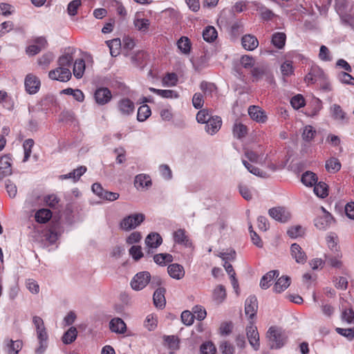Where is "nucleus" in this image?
<instances>
[{"label": "nucleus", "mask_w": 354, "mask_h": 354, "mask_svg": "<svg viewBox=\"0 0 354 354\" xmlns=\"http://www.w3.org/2000/svg\"><path fill=\"white\" fill-rule=\"evenodd\" d=\"M246 334L251 346L258 351L260 348L259 335L257 328L252 323L246 328Z\"/></svg>", "instance_id": "6e6552de"}, {"label": "nucleus", "mask_w": 354, "mask_h": 354, "mask_svg": "<svg viewBox=\"0 0 354 354\" xmlns=\"http://www.w3.org/2000/svg\"><path fill=\"white\" fill-rule=\"evenodd\" d=\"M178 81L177 75L175 73H167L162 80L163 85L174 86Z\"/></svg>", "instance_id": "338daca9"}, {"label": "nucleus", "mask_w": 354, "mask_h": 354, "mask_svg": "<svg viewBox=\"0 0 354 354\" xmlns=\"http://www.w3.org/2000/svg\"><path fill=\"white\" fill-rule=\"evenodd\" d=\"M286 35L283 32H275L272 37V44L279 49L285 46Z\"/></svg>", "instance_id": "4c0bfd02"}, {"label": "nucleus", "mask_w": 354, "mask_h": 354, "mask_svg": "<svg viewBox=\"0 0 354 354\" xmlns=\"http://www.w3.org/2000/svg\"><path fill=\"white\" fill-rule=\"evenodd\" d=\"M52 217V212L48 209H39L35 214V220L40 223H45Z\"/></svg>", "instance_id": "f704fd0d"}, {"label": "nucleus", "mask_w": 354, "mask_h": 354, "mask_svg": "<svg viewBox=\"0 0 354 354\" xmlns=\"http://www.w3.org/2000/svg\"><path fill=\"white\" fill-rule=\"evenodd\" d=\"M166 292V290L165 288H157L153 295V304L157 308H162L165 307L166 304V300L165 297V294Z\"/></svg>", "instance_id": "aec40b11"}, {"label": "nucleus", "mask_w": 354, "mask_h": 354, "mask_svg": "<svg viewBox=\"0 0 354 354\" xmlns=\"http://www.w3.org/2000/svg\"><path fill=\"white\" fill-rule=\"evenodd\" d=\"M321 214L315 219V225L319 230H326L333 221V216L324 207H320Z\"/></svg>", "instance_id": "39448f33"}, {"label": "nucleus", "mask_w": 354, "mask_h": 354, "mask_svg": "<svg viewBox=\"0 0 354 354\" xmlns=\"http://www.w3.org/2000/svg\"><path fill=\"white\" fill-rule=\"evenodd\" d=\"M314 192L319 198H325L328 196V186L324 182H319L314 185Z\"/></svg>", "instance_id": "c03bdc74"}, {"label": "nucleus", "mask_w": 354, "mask_h": 354, "mask_svg": "<svg viewBox=\"0 0 354 354\" xmlns=\"http://www.w3.org/2000/svg\"><path fill=\"white\" fill-rule=\"evenodd\" d=\"M94 96L96 102L101 105L108 103L112 97L111 93L107 88H100L97 89Z\"/></svg>", "instance_id": "ddd939ff"}, {"label": "nucleus", "mask_w": 354, "mask_h": 354, "mask_svg": "<svg viewBox=\"0 0 354 354\" xmlns=\"http://www.w3.org/2000/svg\"><path fill=\"white\" fill-rule=\"evenodd\" d=\"M178 48L185 54H187L190 51L191 45L190 41L187 37H181L178 41Z\"/></svg>", "instance_id": "603ef678"}, {"label": "nucleus", "mask_w": 354, "mask_h": 354, "mask_svg": "<svg viewBox=\"0 0 354 354\" xmlns=\"http://www.w3.org/2000/svg\"><path fill=\"white\" fill-rule=\"evenodd\" d=\"M232 131L234 136L238 139L245 137L248 133L247 127L241 122L235 123Z\"/></svg>", "instance_id": "58836bf2"}, {"label": "nucleus", "mask_w": 354, "mask_h": 354, "mask_svg": "<svg viewBox=\"0 0 354 354\" xmlns=\"http://www.w3.org/2000/svg\"><path fill=\"white\" fill-rule=\"evenodd\" d=\"M106 44L109 48L110 54L112 57H116L120 54L122 43L119 38L108 41H106Z\"/></svg>", "instance_id": "473e14b6"}, {"label": "nucleus", "mask_w": 354, "mask_h": 354, "mask_svg": "<svg viewBox=\"0 0 354 354\" xmlns=\"http://www.w3.org/2000/svg\"><path fill=\"white\" fill-rule=\"evenodd\" d=\"M226 296V290L224 286L220 284L215 287L212 292V298L216 304H220L223 303Z\"/></svg>", "instance_id": "393cba45"}, {"label": "nucleus", "mask_w": 354, "mask_h": 354, "mask_svg": "<svg viewBox=\"0 0 354 354\" xmlns=\"http://www.w3.org/2000/svg\"><path fill=\"white\" fill-rule=\"evenodd\" d=\"M258 309L257 299L254 295H251L245 301V313L252 319L257 314Z\"/></svg>", "instance_id": "9d476101"}, {"label": "nucleus", "mask_w": 354, "mask_h": 354, "mask_svg": "<svg viewBox=\"0 0 354 354\" xmlns=\"http://www.w3.org/2000/svg\"><path fill=\"white\" fill-rule=\"evenodd\" d=\"M334 256L330 254H326L325 259L326 261L333 268H340L342 266V261L339 259L342 254L339 252V256H337V252H333Z\"/></svg>", "instance_id": "79ce46f5"}, {"label": "nucleus", "mask_w": 354, "mask_h": 354, "mask_svg": "<svg viewBox=\"0 0 354 354\" xmlns=\"http://www.w3.org/2000/svg\"><path fill=\"white\" fill-rule=\"evenodd\" d=\"M168 274L171 277L176 279H180L185 275L184 268L178 263H173L167 268Z\"/></svg>", "instance_id": "4be33fe9"}, {"label": "nucleus", "mask_w": 354, "mask_h": 354, "mask_svg": "<svg viewBox=\"0 0 354 354\" xmlns=\"http://www.w3.org/2000/svg\"><path fill=\"white\" fill-rule=\"evenodd\" d=\"M316 134V131L310 125H307L304 127L301 137L306 142H310Z\"/></svg>", "instance_id": "de8ad7c7"}, {"label": "nucleus", "mask_w": 354, "mask_h": 354, "mask_svg": "<svg viewBox=\"0 0 354 354\" xmlns=\"http://www.w3.org/2000/svg\"><path fill=\"white\" fill-rule=\"evenodd\" d=\"M10 158L8 156L0 158V180L12 173Z\"/></svg>", "instance_id": "a211bd4d"}, {"label": "nucleus", "mask_w": 354, "mask_h": 354, "mask_svg": "<svg viewBox=\"0 0 354 354\" xmlns=\"http://www.w3.org/2000/svg\"><path fill=\"white\" fill-rule=\"evenodd\" d=\"M75 52L74 48H68L67 52L59 57L57 60L59 66L68 68L73 62Z\"/></svg>", "instance_id": "dca6fc26"}, {"label": "nucleus", "mask_w": 354, "mask_h": 354, "mask_svg": "<svg viewBox=\"0 0 354 354\" xmlns=\"http://www.w3.org/2000/svg\"><path fill=\"white\" fill-rule=\"evenodd\" d=\"M24 84L26 91L30 94L36 93L40 86L39 80L32 74H29L26 77Z\"/></svg>", "instance_id": "f8f14e48"}, {"label": "nucleus", "mask_w": 354, "mask_h": 354, "mask_svg": "<svg viewBox=\"0 0 354 354\" xmlns=\"http://www.w3.org/2000/svg\"><path fill=\"white\" fill-rule=\"evenodd\" d=\"M54 55L51 52H48L44 54L41 57L38 59V64L41 66L44 69H46L50 62L54 59Z\"/></svg>", "instance_id": "49530a36"}, {"label": "nucleus", "mask_w": 354, "mask_h": 354, "mask_svg": "<svg viewBox=\"0 0 354 354\" xmlns=\"http://www.w3.org/2000/svg\"><path fill=\"white\" fill-rule=\"evenodd\" d=\"M85 62L83 59H77L73 64V73L77 79L82 77L85 71Z\"/></svg>", "instance_id": "c85d7f7f"}, {"label": "nucleus", "mask_w": 354, "mask_h": 354, "mask_svg": "<svg viewBox=\"0 0 354 354\" xmlns=\"http://www.w3.org/2000/svg\"><path fill=\"white\" fill-rule=\"evenodd\" d=\"M192 104L196 109H200L203 106V95L201 93H196L192 97Z\"/></svg>", "instance_id": "0e129e2a"}, {"label": "nucleus", "mask_w": 354, "mask_h": 354, "mask_svg": "<svg viewBox=\"0 0 354 354\" xmlns=\"http://www.w3.org/2000/svg\"><path fill=\"white\" fill-rule=\"evenodd\" d=\"M165 343L168 345L169 348L172 350H176L178 348L179 341L177 337L174 335H168L164 337Z\"/></svg>", "instance_id": "052dcab7"}, {"label": "nucleus", "mask_w": 354, "mask_h": 354, "mask_svg": "<svg viewBox=\"0 0 354 354\" xmlns=\"http://www.w3.org/2000/svg\"><path fill=\"white\" fill-rule=\"evenodd\" d=\"M109 327L112 332L118 334H124L127 330L126 324L119 317L112 319L110 321Z\"/></svg>", "instance_id": "6ab92c4d"}, {"label": "nucleus", "mask_w": 354, "mask_h": 354, "mask_svg": "<svg viewBox=\"0 0 354 354\" xmlns=\"http://www.w3.org/2000/svg\"><path fill=\"white\" fill-rule=\"evenodd\" d=\"M335 330L338 334L346 337L348 340H351L354 338V328H336Z\"/></svg>", "instance_id": "e2e57ef3"}, {"label": "nucleus", "mask_w": 354, "mask_h": 354, "mask_svg": "<svg viewBox=\"0 0 354 354\" xmlns=\"http://www.w3.org/2000/svg\"><path fill=\"white\" fill-rule=\"evenodd\" d=\"M252 74L254 78L258 81L259 80L263 78L264 75H268V71L263 66L255 67L252 70Z\"/></svg>", "instance_id": "69168bd1"}, {"label": "nucleus", "mask_w": 354, "mask_h": 354, "mask_svg": "<svg viewBox=\"0 0 354 354\" xmlns=\"http://www.w3.org/2000/svg\"><path fill=\"white\" fill-rule=\"evenodd\" d=\"M34 143L35 142L32 139H27L24 142L23 147L24 149V162L27 161L29 157L30 156L32 152V147H33Z\"/></svg>", "instance_id": "5fc2aeb1"}, {"label": "nucleus", "mask_w": 354, "mask_h": 354, "mask_svg": "<svg viewBox=\"0 0 354 354\" xmlns=\"http://www.w3.org/2000/svg\"><path fill=\"white\" fill-rule=\"evenodd\" d=\"M311 104V110L309 113V115L313 117L319 112V111L322 109V101L318 98H313L310 102Z\"/></svg>", "instance_id": "3c124183"}, {"label": "nucleus", "mask_w": 354, "mask_h": 354, "mask_svg": "<svg viewBox=\"0 0 354 354\" xmlns=\"http://www.w3.org/2000/svg\"><path fill=\"white\" fill-rule=\"evenodd\" d=\"M200 352L201 354H216V348L212 342H206L201 344Z\"/></svg>", "instance_id": "8fccbe9b"}, {"label": "nucleus", "mask_w": 354, "mask_h": 354, "mask_svg": "<svg viewBox=\"0 0 354 354\" xmlns=\"http://www.w3.org/2000/svg\"><path fill=\"white\" fill-rule=\"evenodd\" d=\"M62 93L66 95H73V97L78 102H83L84 100V95L80 89H73L68 88L62 91Z\"/></svg>", "instance_id": "a18cd8bd"}, {"label": "nucleus", "mask_w": 354, "mask_h": 354, "mask_svg": "<svg viewBox=\"0 0 354 354\" xmlns=\"http://www.w3.org/2000/svg\"><path fill=\"white\" fill-rule=\"evenodd\" d=\"M153 260L158 265L164 266L167 263H170L173 261V257L170 254L160 253L154 255Z\"/></svg>", "instance_id": "a19ab883"}, {"label": "nucleus", "mask_w": 354, "mask_h": 354, "mask_svg": "<svg viewBox=\"0 0 354 354\" xmlns=\"http://www.w3.org/2000/svg\"><path fill=\"white\" fill-rule=\"evenodd\" d=\"M212 116L207 109H201L196 114V120L199 123L205 124Z\"/></svg>", "instance_id": "13d9d810"}, {"label": "nucleus", "mask_w": 354, "mask_h": 354, "mask_svg": "<svg viewBox=\"0 0 354 354\" xmlns=\"http://www.w3.org/2000/svg\"><path fill=\"white\" fill-rule=\"evenodd\" d=\"M205 124V131L213 135L221 129L222 120L219 116H212Z\"/></svg>", "instance_id": "2eb2a0df"}, {"label": "nucleus", "mask_w": 354, "mask_h": 354, "mask_svg": "<svg viewBox=\"0 0 354 354\" xmlns=\"http://www.w3.org/2000/svg\"><path fill=\"white\" fill-rule=\"evenodd\" d=\"M218 36L216 28L213 26H207L203 31V37L207 42L214 41Z\"/></svg>", "instance_id": "e433bc0d"}, {"label": "nucleus", "mask_w": 354, "mask_h": 354, "mask_svg": "<svg viewBox=\"0 0 354 354\" xmlns=\"http://www.w3.org/2000/svg\"><path fill=\"white\" fill-rule=\"evenodd\" d=\"M48 77L53 80L66 82L71 78V72L68 68L58 66L48 73Z\"/></svg>", "instance_id": "423d86ee"}, {"label": "nucleus", "mask_w": 354, "mask_h": 354, "mask_svg": "<svg viewBox=\"0 0 354 354\" xmlns=\"http://www.w3.org/2000/svg\"><path fill=\"white\" fill-rule=\"evenodd\" d=\"M219 349L222 354H234L235 353L234 346L227 341L221 342Z\"/></svg>", "instance_id": "864d4df0"}, {"label": "nucleus", "mask_w": 354, "mask_h": 354, "mask_svg": "<svg viewBox=\"0 0 354 354\" xmlns=\"http://www.w3.org/2000/svg\"><path fill=\"white\" fill-rule=\"evenodd\" d=\"M319 58L324 62H330L332 60V57L329 49L324 45L321 46L319 53Z\"/></svg>", "instance_id": "bf43d9fd"}, {"label": "nucleus", "mask_w": 354, "mask_h": 354, "mask_svg": "<svg viewBox=\"0 0 354 354\" xmlns=\"http://www.w3.org/2000/svg\"><path fill=\"white\" fill-rule=\"evenodd\" d=\"M330 113L332 117L337 120L348 122L346 113L343 111L342 107L337 104H334L330 106Z\"/></svg>", "instance_id": "bb28decb"}, {"label": "nucleus", "mask_w": 354, "mask_h": 354, "mask_svg": "<svg viewBox=\"0 0 354 354\" xmlns=\"http://www.w3.org/2000/svg\"><path fill=\"white\" fill-rule=\"evenodd\" d=\"M301 180L306 186L312 187L317 183V177L315 173L308 171L302 174Z\"/></svg>", "instance_id": "72a5a7b5"}, {"label": "nucleus", "mask_w": 354, "mask_h": 354, "mask_svg": "<svg viewBox=\"0 0 354 354\" xmlns=\"http://www.w3.org/2000/svg\"><path fill=\"white\" fill-rule=\"evenodd\" d=\"M326 243L328 248L333 252H337V256H339V247L337 245L338 238L335 233H330L326 237Z\"/></svg>", "instance_id": "7c9ffc66"}, {"label": "nucleus", "mask_w": 354, "mask_h": 354, "mask_svg": "<svg viewBox=\"0 0 354 354\" xmlns=\"http://www.w3.org/2000/svg\"><path fill=\"white\" fill-rule=\"evenodd\" d=\"M133 24L138 30L146 32L149 28L150 21L147 19L139 18L138 16L136 15L133 20Z\"/></svg>", "instance_id": "2f4dec72"}, {"label": "nucleus", "mask_w": 354, "mask_h": 354, "mask_svg": "<svg viewBox=\"0 0 354 354\" xmlns=\"http://www.w3.org/2000/svg\"><path fill=\"white\" fill-rule=\"evenodd\" d=\"M242 162H243V165L245 167V168L251 174H254L255 176H260V177H263V178H266L267 177L266 172L261 171L258 167H254V166L250 165L246 160H243Z\"/></svg>", "instance_id": "09e8293b"}, {"label": "nucleus", "mask_w": 354, "mask_h": 354, "mask_svg": "<svg viewBox=\"0 0 354 354\" xmlns=\"http://www.w3.org/2000/svg\"><path fill=\"white\" fill-rule=\"evenodd\" d=\"M243 47L248 50H254L259 45V41L256 37L251 35H245L241 39Z\"/></svg>", "instance_id": "5701e85b"}, {"label": "nucleus", "mask_w": 354, "mask_h": 354, "mask_svg": "<svg viewBox=\"0 0 354 354\" xmlns=\"http://www.w3.org/2000/svg\"><path fill=\"white\" fill-rule=\"evenodd\" d=\"M326 75L323 70L317 66H313L310 71L305 77V81L308 84H314L318 80H324Z\"/></svg>", "instance_id": "1a4fd4ad"}, {"label": "nucleus", "mask_w": 354, "mask_h": 354, "mask_svg": "<svg viewBox=\"0 0 354 354\" xmlns=\"http://www.w3.org/2000/svg\"><path fill=\"white\" fill-rule=\"evenodd\" d=\"M290 284V278L288 276L279 277L275 282L273 291L276 293H281L286 290Z\"/></svg>", "instance_id": "b1692460"}, {"label": "nucleus", "mask_w": 354, "mask_h": 354, "mask_svg": "<svg viewBox=\"0 0 354 354\" xmlns=\"http://www.w3.org/2000/svg\"><path fill=\"white\" fill-rule=\"evenodd\" d=\"M162 239L160 235L156 232H151L147 235L145 243L149 248H157L162 244Z\"/></svg>", "instance_id": "a878e982"}, {"label": "nucleus", "mask_w": 354, "mask_h": 354, "mask_svg": "<svg viewBox=\"0 0 354 354\" xmlns=\"http://www.w3.org/2000/svg\"><path fill=\"white\" fill-rule=\"evenodd\" d=\"M77 336V330L75 327L71 326L66 331L62 337V342L65 344H69L73 342Z\"/></svg>", "instance_id": "c9c22d12"}, {"label": "nucleus", "mask_w": 354, "mask_h": 354, "mask_svg": "<svg viewBox=\"0 0 354 354\" xmlns=\"http://www.w3.org/2000/svg\"><path fill=\"white\" fill-rule=\"evenodd\" d=\"M151 111L148 105H142L138 110L137 119L140 122H144L151 115Z\"/></svg>", "instance_id": "37998d69"}, {"label": "nucleus", "mask_w": 354, "mask_h": 354, "mask_svg": "<svg viewBox=\"0 0 354 354\" xmlns=\"http://www.w3.org/2000/svg\"><path fill=\"white\" fill-rule=\"evenodd\" d=\"M6 347L8 354H18L22 348V342L19 340H8L6 343Z\"/></svg>", "instance_id": "ea45409f"}, {"label": "nucleus", "mask_w": 354, "mask_h": 354, "mask_svg": "<svg viewBox=\"0 0 354 354\" xmlns=\"http://www.w3.org/2000/svg\"><path fill=\"white\" fill-rule=\"evenodd\" d=\"M118 109L122 115H130L134 111V103L129 98H122L118 102Z\"/></svg>", "instance_id": "9b49d317"}, {"label": "nucleus", "mask_w": 354, "mask_h": 354, "mask_svg": "<svg viewBox=\"0 0 354 354\" xmlns=\"http://www.w3.org/2000/svg\"><path fill=\"white\" fill-rule=\"evenodd\" d=\"M32 322L36 328L37 337L39 342V346L35 349L37 354H43L48 347V334L44 324L43 319L38 316H34Z\"/></svg>", "instance_id": "f03ea898"}, {"label": "nucleus", "mask_w": 354, "mask_h": 354, "mask_svg": "<svg viewBox=\"0 0 354 354\" xmlns=\"http://www.w3.org/2000/svg\"><path fill=\"white\" fill-rule=\"evenodd\" d=\"M279 274L278 270H271L264 274L260 281V287L266 290L271 286V282Z\"/></svg>", "instance_id": "412c9836"}, {"label": "nucleus", "mask_w": 354, "mask_h": 354, "mask_svg": "<svg viewBox=\"0 0 354 354\" xmlns=\"http://www.w3.org/2000/svg\"><path fill=\"white\" fill-rule=\"evenodd\" d=\"M151 280V274L147 271L138 272L131 281V287L133 290L139 291L149 284Z\"/></svg>", "instance_id": "20e7f679"}, {"label": "nucleus", "mask_w": 354, "mask_h": 354, "mask_svg": "<svg viewBox=\"0 0 354 354\" xmlns=\"http://www.w3.org/2000/svg\"><path fill=\"white\" fill-rule=\"evenodd\" d=\"M290 252L292 257L295 259L297 263L301 264L306 263L307 256L299 245L297 243L292 244Z\"/></svg>", "instance_id": "4468645a"}, {"label": "nucleus", "mask_w": 354, "mask_h": 354, "mask_svg": "<svg viewBox=\"0 0 354 354\" xmlns=\"http://www.w3.org/2000/svg\"><path fill=\"white\" fill-rule=\"evenodd\" d=\"M339 81L344 84L354 85V78L348 73L341 72L338 75Z\"/></svg>", "instance_id": "774afa93"}, {"label": "nucleus", "mask_w": 354, "mask_h": 354, "mask_svg": "<svg viewBox=\"0 0 354 354\" xmlns=\"http://www.w3.org/2000/svg\"><path fill=\"white\" fill-rule=\"evenodd\" d=\"M248 113L252 120L258 122L264 123L267 120V116L265 114V112L259 106H250L248 109Z\"/></svg>", "instance_id": "f3484780"}, {"label": "nucleus", "mask_w": 354, "mask_h": 354, "mask_svg": "<svg viewBox=\"0 0 354 354\" xmlns=\"http://www.w3.org/2000/svg\"><path fill=\"white\" fill-rule=\"evenodd\" d=\"M266 338L271 349H279L285 345L288 335L282 328L271 326L266 333Z\"/></svg>", "instance_id": "f257e3e1"}, {"label": "nucleus", "mask_w": 354, "mask_h": 354, "mask_svg": "<svg viewBox=\"0 0 354 354\" xmlns=\"http://www.w3.org/2000/svg\"><path fill=\"white\" fill-rule=\"evenodd\" d=\"M342 167L341 162L336 158H330L326 161L325 167L328 172L335 174L340 170Z\"/></svg>", "instance_id": "c756f323"}, {"label": "nucleus", "mask_w": 354, "mask_h": 354, "mask_svg": "<svg viewBox=\"0 0 354 354\" xmlns=\"http://www.w3.org/2000/svg\"><path fill=\"white\" fill-rule=\"evenodd\" d=\"M269 215L274 220L286 223L290 218V212L283 207H272L268 211Z\"/></svg>", "instance_id": "0eeeda50"}, {"label": "nucleus", "mask_w": 354, "mask_h": 354, "mask_svg": "<svg viewBox=\"0 0 354 354\" xmlns=\"http://www.w3.org/2000/svg\"><path fill=\"white\" fill-rule=\"evenodd\" d=\"M195 315L189 310H185L181 314V320L183 323L187 326H190L193 324Z\"/></svg>", "instance_id": "680f3d73"}, {"label": "nucleus", "mask_w": 354, "mask_h": 354, "mask_svg": "<svg viewBox=\"0 0 354 354\" xmlns=\"http://www.w3.org/2000/svg\"><path fill=\"white\" fill-rule=\"evenodd\" d=\"M290 104L295 109H299L305 105V100L301 95H297L292 97Z\"/></svg>", "instance_id": "4d7b16f0"}, {"label": "nucleus", "mask_w": 354, "mask_h": 354, "mask_svg": "<svg viewBox=\"0 0 354 354\" xmlns=\"http://www.w3.org/2000/svg\"><path fill=\"white\" fill-rule=\"evenodd\" d=\"M174 241L178 244L183 245L185 246L191 245V242L186 235V232L183 229H178L174 233Z\"/></svg>", "instance_id": "cd10ccee"}, {"label": "nucleus", "mask_w": 354, "mask_h": 354, "mask_svg": "<svg viewBox=\"0 0 354 354\" xmlns=\"http://www.w3.org/2000/svg\"><path fill=\"white\" fill-rule=\"evenodd\" d=\"M145 216L142 213H136L125 216L120 223V228L124 231H130L136 228L145 220Z\"/></svg>", "instance_id": "7ed1b4c3"}, {"label": "nucleus", "mask_w": 354, "mask_h": 354, "mask_svg": "<svg viewBox=\"0 0 354 354\" xmlns=\"http://www.w3.org/2000/svg\"><path fill=\"white\" fill-rule=\"evenodd\" d=\"M82 5L81 0H73L71 1L67 7L68 14L71 16H75L77 13V9Z\"/></svg>", "instance_id": "6e6d98bb"}]
</instances>
